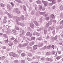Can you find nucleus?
<instances>
[{"mask_svg": "<svg viewBox=\"0 0 63 63\" xmlns=\"http://www.w3.org/2000/svg\"><path fill=\"white\" fill-rule=\"evenodd\" d=\"M14 18L16 19V21L17 22V24H18V25H19V24H20V22H19V21H20V19H19L18 17L15 16H14Z\"/></svg>", "mask_w": 63, "mask_h": 63, "instance_id": "obj_1", "label": "nucleus"}, {"mask_svg": "<svg viewBox=\"0 0 63 63\" xmlns=\"http://www.w3.org/2000/svg\"><path fill=\"white\" fill-rule=\"evenodd\" d=\"M13 12H16V13L18 14H19L20 13L19 10L18 9V8H17L16 9H14Z\"/></svg>", "mask_w": 63, "mask_h": 63, "instance_id": "obj_2", "label": "nucleus"}, {"mask_svg": "<svg viewBox=\"0 0 63 63\" xmlns=\"http://www.w3.org/2000/svg\"><path fill=\"white\" fill-rule=\"evenodd\" d=\"M6 6L8 9L10 11H12V7H11L10 5L7 4Z\"/></svg>", "mask_w": 63, "mask_h": 63, "instance_id": "obj_3", "label": "nucleus"}, {"mask_svg": "<svg viewBox=\"0 0 63 63\" xmlns=\"http://www.w3.org/2000/svg\"><path fill=\"white\" fill-rule=\"evenodd\" d=\"M26 43H24L22 45V46L23 47H26L27 45H28V44L29 43V42L27 41V40H26Z\"/></svg>", "mask_w": 63, "mask_h": 63, "instance_id": "obj_4", "label": "nucleus"}, {"mask_svg": "<svg viewBox=\"0 0 63 63\" xmlns=\"http://www.w3.org/2000/svg\"><path fill=\"white\" fill-rule=\"evenodd\" d=\"M11 31L10 30H7L6 31H5L6 33L8 35L10 34Z\"/></svg>", "mask_w": 63, "mask_h": 63, "instance_id": "obj_5", "label": "nucleus"}, {"mask_svg": "<svg viewBox=\"0 0 63 63\" xmlns=\"http://www.w3.org/2000/svg\"><path fill=\"white\" fill-rule=\"evenodd\" d=\"M26 35L27 36H29L31 37L32 36V34H30V32H28L27 33Z\"/></svg>", "mask_w": 63, "mask_h": 63, "instance_id": "obj_6", "label": "nucleus"}, {"mask_svg": "<svg viewBox=\"0 0 63 63\" xmlns=\"http://www.w3.org/2000/svg\"><path fill=\"white\" fill-rule=\"evenodd\" d=\"M30 26L31 28H33L34 27V25L33 23H32L30 25Z\"/></svg>", "mask_w": 63, "mask_h": 63, "instance_id": "obj_7", "label": "nucleus"}, {"mask_svg": "<svg viewBox=\"0 0 63 63\" xmlns=\"http://www.w3.org/2000/svg\"><path fill=\"white\" fill-rule=\"evenodd\" d=\"M36 3L37 4H41V3H42V2H41V1H40L38 0L36 1Z\"/></svg>", "mask_w": 63, "mask_h": 63, "instance_id": "obj_8", "label": "nucleus"}, {"mask_svg": "<svg viewBox=\"0 0 63 63\" xmlns=\"http://www.w3.org/2000/svg\"><path fill=\"white\" fill-rule=\"evenodd\" d=\"M37 48V45H35L33 46V49L34 50H36Z\"/></svg>", "mask_w": 63, "mask_h": 63, "instance_id": "obj_9", "label": "nucleus"}, {"mask_svg": "<svg viewBox=\"0 0 63 63\" xmlns=\"http://www.w3.org/2000/svg\"><path fill=\"white\" fill-rule=\"evenodd\" d=\"M6 14H7V15H8L9 18H12V16H11V15H10V14L9 13H7V12H6Z\"/></svg>", "mask_w": 63, "mask_h": 63, "instance_id": "obj_10", "label": "nucleus"}, {"mask_svg": "<svg viewBox=\"0 0 63 63\" xmlns=\"http://www.w3.org/2000/svg\"><path fill=\"white\" fill-rule=\"evenodd\" d=\"M20 19L22 20H24V16L23 15H21L20 16Z\"/></svg>", "mask_w": 63, "mask_h": 63, "instance_id": "obj_11", "label": "nucleus"}, {"mask_svg": "<svg viewBox=\"0 0 63 63\" xmlns=\"http://www.w3.org/2000/svg\"><path fill=\"white\" fill-rule=\"evenodd\" d=\"M34 44V41L31 42L29 44V45L30 46H33Z\"/></svg>", "mask_w": 63, "mask_h": 63, "instance_id": "obj_12", "label": "nucleus"}, {"mask_svg": "<svg viewBox=\"0 0 63 63\" xmlns=\"http://www.w3.org/2000/svg\"><path fill=\"white\" fill-rule=\"evenodd\" d=\"M23 8L24 11H26V7L24 5H23Z\"/></svg>", "mask_w": 63, "mask_h": 63, "instance_id": "obj_13", "label": "nucleus"}, {"mask_svg": "<svg viewBox=\"0 0 63 63\" xmlns=\"http://www.w3.org/2000/svg\"><path fill=\"white\" fill-rule=\"evenodd\" d=\"M0 5L1 7H2V8H3V7H5V5L2 3H0Z\"/></svg>", "mask_w": 63, "mask_h": 63, "instance_id": "obj_14", "label": "nucleus"}, {"mask_svg": "<svg viewBox=\"0 0 63 63\" xmlns=\"http://www.w3.org/2000/svg\"><path fill=\"white\" fill-rule=\"evenodd\" d=\"M8 45L9 46H10V47H12V46H13V44L12 42H9L8 43Z\"/></svg>", "mask_w": 63, "mask_h": 63, "instance_id": "obj_15", "label": "nucleus"}, {"mask_svg": "<svg viewBox=\"0 0 63 63\" xmlns=\"http://www.w3.org/2000/svg\"><path fill=\"white\" fill-rule=\"evenodd\" d=\"M52 1V4H55L56 3V0H53Z\"/></svg>", "mask_w": 63, "mask_h": 63, "instance_id": "obj_16", "label": "nucleus"}, {"mask_svg": "<svg viewBox=\"0 0 63 63\" xmlns=\"http://www.w3.org/2000/svg\"><path fill=\"white\" fill-rule=\"evenodd\" d=\"M46 14V12H41L40 13V14L41 15H44V14Z\"/></svg>", "mask_w": 63, "mask_h": 63, "instance_id": "obj_17", "label": "nucleus"}, {"mask_svg": "<svg viewBox=\"0 0 63 63\" xmlns=\"http://www.w3.org/2000/svg\"><path fill=\"white\" fill-rule=\"evenodd\" d=\"M15 28L17 30H19V28L17 27L16 26H15Z\"/></svg>", "mask_w": 63, "mask_h": 63, "instance_id": "obj_18", "label": "nucleus"}, {"mask_svg": "<svg viewBox=\"0 0 63 63\" xmlns=\"http://www.w3.org/2000/svg\"><path fill=\"white\" fill-rule=\"evenodd\" d=\"M20 24L21 26L22 27H24V26L25 25V24H24V23H21Z\"/></svg>", "mask_w": 63, "mask_h": 63, "instance_id": "obj_19", "label": "nucleus"}, {"mask_svg": "<svg viewBox=\"0 0 63 63\" xmlns=\"http://www.w3.org/2000/svg\"><path fill=\"white\" fill-rule=\"evenodd\" d=\"M60 10H61V11H62V10H63V6L62 5L60 6Z\"/></svg>", "mask_w": 63, "mask_h": 63, "instance_id": "obj_20", "label": "nucleus"}, {"mask_svg": "<svg viewBox=\"0 0 63 63\" xmlns=\"http://www.w3.org/2000/svg\"><path fill=\"white\" fill-rule=\"evenodd\" d=\"M19 36H21L22 37V38L23 39H25L26 37L25 36H22V34H20L19 35Z\"/></svg>", "mask_w": 63, "mask_h": 63, "instance_id": "obj_21", "label": "nucleus"}, {"mask_svg": "<svg viewBox=\"0 0 63 63\" xmlns=\"http://www.w3.org/2000/svg\"><path fill=\"white\" fill-rule=\"evenodd\" d=\"M16 1L18 3H22L21 1L20 0H16Z\"/></svg>", "mask_w": 63, "mask_h": 63, "instance_id": "obj_22", "label": "nucleus"}, {"mask_svg": "<svg viewBox=\"0 0 63 63\" xmlns=\"http://www.w3.org/2000/svg\"><path fill=\"white\" fill-rule=\"evenodd\" d=\"M44 34H46L47 33V31L46 29L44 30Z\"/></svg>", "mask_w": 63, "mask_h": 63, "instance_id": "obj_23", "label": "nucleus"}, {"mask_svg": "<svg viewBox=\"0 0 63 63\" xmlns=\"http://www.w3.org/2000/svg\"><path fill=\"white\" fill-rule=\"evenodd\" d=\"M48 2L47 1H46L44 3V5L45 7H47L48 5Z\"/></svg>", "mask_w": 63, "mask_h": 63, "instance_id": "obj_24", "label": "nucleus"}, {"mask_svg": "<svg viewBox=\"0 0 63 63\" xmlns=\"http://www.w3.org/2000/svg\"><path fill=\"white\" fill-rule=\"evenodd\" d=\"M1 47L3 48V49H6V48H7V47H6L5 46H2Z\"/></svg>", "mask_w": 63, "mask_h": 63, "instance_id": "obj_25", "label": "nucleus"}, {"mask_svg": "<svg viewBox=\"0 0 63 63\" xmlns=\"http://www.w3.org/2000/svg\"><path fill=\"white\" fill-rule=\"evenodd\" d=\"M38 47H41L42 46H43V43L40 44H39L38 45Z\"/></svg>", "mask_w": 63, "mask_h": 63, "instance_id": "obj_26", "label": "nucleus"}, {"mask_svg": "<svg viewBox=\"0 0 63 63\" xmlns=\"http://www.w3.org/2000/svg\"><path fill=\"white\" fill-rule=\"evenodd\" d=\"M51 54L52 55H55V52L54 51H52L51 52Z\"/></svg>", "mask_w": 63, "mask_h": 63, "instance_id": "obj_27", "label": "nucleus"}, {"mask_svg": "<svg viewBox=\"0 0 63 63\" xmlns=\"http://www.w3.org/2000/svg\"><path fill=\"white\" fill-rule=\"evenodd\" d=\"M50 17L51 18H54L55 17V16L53 15L52 14L51 15Z\"/></svg>", "mask_w": 63, "mask_h": 63, "instance_id": "obj_28", "label": "nucleus"}, {"mask_svg": "<svg viewBox=\"0 0 63 63\" xmlns=\"http://www.w3.org/2000/svg\"><path fill=\"white\" fill-rule=\"evenodd\" d=\"M46 54L47 55H50V52H47L46 53Z\"/></svg>", "mask_w": 63, "mask_h": 63, "instance_id": "obj_29", "label": "nucleus"}, {"mask_svg": "<svg viewBox=\"0 0 63 63\" xmlns=\"http://www.w3.org/2000/svg\"><path fill=\"white\" fill-rule=\"evenodd\" d=\"M61 56H58L56 57V59L57 60H58L60 58H61Z\"/></svg>", "mask_w": 63, "mask_h": 63, "instance_id": "obj_30", "label": "nucleus"}, {"mask_svg": "<svg viewBox=\"0 0 63 63\" xmlns=\"http://www.w3.org/2000/svg\"><path fill=\"white\" fill-rule=\"evenodd\" d=\"M3 37H4L5 38H8V36L6 35V34H4L3 35Z\"/></svg>", "mask_w": 63, "mask_h": 63, "instance_id": "obj_31", "label": "nucleus"}, {"mask_svg": "<svg viewBox=\"0 0 63 63\" xmlns=\"http://www.w3.org/2000/svg\"><path fill=\"white\" fill-rule=\"evenodd\" d=\"M51 46V45H49L47 47V49H49V48H50V47Z\"/></svg>", "mask_w": 63, "mask_h": 63, "instance_id": "obj_32", "label": "nucleus"}, {"mask_svg": "<svg viewBox=\"0 0 63 63\" xmlns=\"http://www.w3.org/2000/svg\"><path fill=\"white\" fill-rule=\"evenodd\" d=\"M57 38L58 36L57 35H56L54 37V40H56V41H57Z\"/></svg>", "mask_w": 63, "mask_h": 63, "instance_id": "obj_33", "label": "nucleus"}, {"mask_svg": "<svg viewBox=\"0 0 63 63\" xmlns=\"http://www.w3.org/2000/svg\"><path fill=\"white\" fill-rule=\"evenodd\" d=\"M63 28V25H61L59 27L60 29H62V28Z\"/></svg>", "mask_w": 63, "mask_h": 63, "instance_id": "obj_34", "label": "nucleus"}, {"mask_svg": "<svg viewBox=\"0 0 63 63\" xmlns=\"http://www.w3.org/2000/svg\"><path fill=\"white\" fill-rule=\"evenodd\" d=\"M52 3H49L48 4H49V6L50 7H51L52 6Z\"/></svg>", "mask_w": 63, "mask_h": 63, "instance_id": "obj_35", "label": "nucleus"}, {"mask_svg": "<svg viewBox=\"0 0 63 63\" xmlns=\"http://www.w3.org/2000/svg\"><path fill=\"white\" fill-rule=\"evenodd\" d=\"M21 55L23 57L25 56L26 55H25V53H22L21 54Z\"/></svg>", "mask_w": 63, "mask_h": 63, "instance_id": "obj_36", "label": "nucleus"}, {"mask_svg": "<svg viewBox=\"0 0 63 63\" xmlns=\"http://www.w3.org/2000/svg\"><path fill=\"white\" fill-rule=\"evenodd\" d=\"M45 19L46 20H48L49 19V17L48 16Z\"/></svg>", "mask_w": 63, "mask_h": 63, "instance_id": "obj_37", "label": "nucleus"}, {"mask_svg": "<svg viewBox=\"0 0 63 63\" xmlns=\"http://www.w3.org/2000/svg\"><path fill=\"white\" fill-rule=\"evenodd\" d=\"M22 33L23 35H24L25 34V31L24 30H23L22 31Z\"/></svg>", "mask_w": 63, "mask_h": 63, "instance_id": "obj_38", "label": "nucleus"}, {"mask_svg": "<svg viewBox=\"0 0 63 63\" xmlns=\"http://www.w3.org/2000/svg\"><path fill=\"white\" fill-rule=\"evenodd\" d=\"M22 45L21 44H19V45L18 47H22Z\"/></svg>", "mask_w": 63, "mask_h": 63, "instance_id": "obj_39", "label": "nucleus"}, {"mask_svg": "<svg viewBox=\"0 0 63 63\" xmlns=\"http://www.w3.org/2000/svg\"><path fill=\"white\" fill-rule=\"evenodd\" d=\"M12 32L13 33H16V30L15 29H13L12 30Z\"/></svg>", "mask_w": 63, "mask_h": 63, "instance_id": "obj_40", "label": "nucleus"}, {"mask_svg": "<svg viewBox=\"0 0 63 63\" xmlns=\"http://www.w3.org/2000/svg\"><path fill=\"white\" fill-rule=\"evenodd\" d=\"M3 22L4 23H6L7 22V20L6 19H4L3 20Z\"/></svg>", "mask_w": 63, "mask_h": 63, "instance_id": "obj_41", "label": "nucleus"}, {"mask_svg": "<svg viewBox=\"0 0 63 63\" xmlns=\"http://www.w3.org/2000/svg\"><path fill=\"white\" fill-rule=\"evenodd\" d=\"M10 4L11 5L12 7H14V3L12 2H11L10 3Z\"/></svg>", "mask_w": 63, "mask_h": 63, "instance_id": "obj_42", "label": "nucleus"}, {"mask_svg": "<svg viewBox=\"0 0 63 63\" xmlns=\"http://www.w3.org/2000/svg\"><path fill=\"white\" fill-rule=\"evenodd\" d=\"M46 60L47 61H50V60H51L49 58H46Z\"/></svg>", "mask_w": 63, "mask_h": 63, "instance_id": "obj_43", "label": "nucleus"}, {"mask_svg": "<svg viewBox=\"0 0 63 63\" xmlns=\"http://www.w3.org/2000/svg\"><path fill=\"white\" fill-rule=\"evenodd\" d=\"M25 62V61L24 60H21V63H24Z\"/></svg>", "mask_w": 63, "mask_h": 63, "instance_id": "obj_44", "label": "nucleus"}, {"mask_svg": "<svg viewBox=\"0 0 63 63\" xmlns=\"http://www.w3.org/2000/svg\"><path fill=\"white\" fill-rule=\"evenodd\" d=\"M48 26H49V25L48 24V23H47L46 25V28H47V27H48Z\"/></svg>", "mask_w": 63, "mask_h": 63, "instance_id": "obj_45", "label": "nucleus"}, {"mask_svg": "<svg viewBox=\"0 0 63 63\" xmlns=\"http://www.w3.org/2000/svg\"><path fill=\"white\" fill-rule=\"evenodd\" d=\"M51 30H54V26H52V27H51Z\"/></svg>", "mask_w": 63, "mask_h": 63, "instance_id": "obj_46", "label": "nucleus"}, {"mask_svg": "<svg viewBox=\"0 0 63 63\" xmlns=\"http://www.w3.org/2000/svg\"><path fill=\"white\" fill-rule=\"evenodd\" d=\"M28 55L29 56H32V54L31 53H29L28 54Z\"/></svg>", "mask_w": 63, "mask_h": 63, "instance_id": "obj_47", "label": "nucleus"}, {"mask_svg": "<svg viewBox=\"0 0 63 63\" xmlns=\"http://www.w3.org/2000/svg\"><path fill=\"white\" fill-rule=\"evenodd\" d=\"M41 60H42L43 61L44 60H45L46 59H45V57H42L41 58Z\"/></svg>", "mask_w": 63, "mask_h": 63, "instance_id": "obj_48", "label": "nucleus"}, {"mask_svg": "<svg viewBox=\"0 0 63 63\" xmlns=\"http://www.w3.org/2000/svg\"><path fill=\"white\" fill-rule=\"evenodd\" d=\"M48 23L49 25H51V24H52V23L51 22V21H49V22L48 23Z\"/></svg>", "mask_w": 63, "mask_h": 63, "instance_id": "obj_49", "label": "nucleus"}, {"mask_svg": "<svg viewBox=\"0 0 63 63\" xmlns=\"http://www.w3.org/2000/svg\"><path fill=\"white\" fill-rule=\"evenodd\" d=\"M13 52H10L9 53V55L10 56H12L13 55Z\"/></svg>", "mask_w": 63, "mask_h": 63, "instance_id": "obj_50", "label": "nucleus"}, {"mask_svg": "<svg viewBox=\"0 0 63 63\" xmlns=\"http://www.w3.org/2000/svg\"><path fill=\"white\" fill-rule=\"evenodd\" d=\"M35 39V37H32L31 38V40H34Z\"/></svg>", "mask_w": 63, "mask_h": 63, "instance_id": "obj_51", "label": "nucleus"}, {"mask_svg": "<svg viewBox=\"0 0 63 63\" xmlns=\"http://www.w3.org/2000/svg\"><path fill=\"white\" fill-rule=\"evenodd\" d=\"M47 47L46 46H45L43 47L42 48V49H46V48H47Z\"/></svg>", "mask_w": 63, "mask_h": 63, "instance_id": "obj_52", "label": "nucleus"}, {"mask_svg": "<svg viewBox=\"0 0 63 63\" xmlns=\"http://www.w3.org/2000/svg\"><path fill=\"white\" fill-rule=\"evenodd\" d=\"M36 35H37V36H40V34L38 33H36Z\"/></svg>", "mask_w": 63, "mask_h": 63, "instance_id": "obj_53", "label": "nucleus"}, {"mask_svg": "<svg viewBox=\"0 0 63 63\" xmlns=\"http://www.w3.org/2000/svg\"><path fill=\"white\" fill-rule=\"evenodd\" d=\"M39 8L40 10H41L42 9V5H40L39 6Z\"/></svg>", "mask_w": 63, "mask_h": 63, "instance_id": "obj_54", "label": "nucleus"}, {"mask_svg": "<svg viewBox=\"0 0 63 63\" xmlns=\"http://www.w3.org/2000/svg\"><path fill=\"white\" fill-rule=\"evenodd\" d=\"M21 52H22V51H21L20 50H19L18 51V53L20 54V53H21Z\"/></svg>", "mask_w": 63, "mask_h": 63, "instance_id": "obj_55", "label": "nucleus"}, {"mask_svg": "<svg viewBox=\"0 0 63 63\" xmlns=\"http://www.w3.org/2000/svg\"><path fill=\"white\" fill-rule=\"evenodd\" d=\"M56 7H55V5L53 6L52 7V9H54H54H55Z\"/></svg>", "mask_w": 63, "mask_h": 63, "instance_id": "obj_56", "label": "nucleus"}, {"mask_svg": "<svg viewBox=\"0 0 63 63\" xmlns=\"http://www.w3.org/2000/svg\"><path fill=\"white\" fill-rule=\"evenodd\" d=\"M37 39L38 40H39V41H41V40H42V38H41V37H40V38H38Z\"/></svg>", "mask_w": 63, "mask_h": 63, "instance_id": "obj_57", "label": "nucleus"}, {"mask_svg": "<svg viewBox=\"0 0 63 63\" xmlns=\"http://www.w3.org/2000/svg\"><path fill=\"white\" fill-rule=\"evenodd\" d=\"M48 16V14H45L44 15V16H45V17H46V16Z\"/></svg>", "mask_w": 63, "mask_h": 63, "instance_id": "obj_58", "label": "nucleus"}, {"mask_svg": "<svg viewBox=\"0 0 63 63\" xmlns=\"http://www.w3.org/2000/svg\"><path fill=\"white\" fill-rule=\"evenodd\" d=\"M12 56H13V57H15V56H16V54H15L13 53V55H12Z\"/></svg>", "mask_w": 63, "mask_h": 63, "instance_id": "obj_59", "label": "nucleus"}, {"mask_svg": "<svg viewBox=\"0 0 63 63\" xmlns=\"http://www.w3.org/2000/svg\"><path fill=\"white\" fill-rule=\"evenodd\" d=\"M2 60H4L5 59V57L4 56H2L1 58Z\"/></svg>", "mask_w": 63, "mask_h": 63, "instance_id": "obj_60", "label": "nucleus"}, {"mask_svg": "<svg viewBox=\"0 0 63 63\" xmlns=\"http://www.w3.org/2000/svg\"><path fill=\"white\" fill-rule=\"evenodd\" d=\"M33 22H34V23L35 24L36 23H38L37 22V21H33Z\"/></svg>", "mask_w": 63, "mask_h": 63, "instance_id": "obj_61", "label": "nucleus"}, {"mask_svg": "<svg viewBox=\"0 0 63 63\" xmlns=\"http://www.w3.org/2000/svg\"><path fill=\"white\" fill-rule=\"evenodd\" d=\"M58 53L59 54H61V51H57Z\"/></svg>", "mask_w": 63, "mask_h": 63, "instance_id": "obj_62", "label": "nucleus"}, {"mask_svg": "<svg viewBox=\"0 0 63 63\" xmlns=\"http://www.w3.org/2000/svg\"><path fill=\"white\" fill-rule=\"evenodd\" d=\"M63 23V20H62L60 22V24H62Z\"/></svg>", "mask_w": 63, "mask_h": 63, "instance_id": "obj_63", "label": "nucleus"}, {"mask_svg": "<svg viewBox=\"0 0 63 63\" xmlns=\"http://www.w3.org/2000/svg\"><path fill=\"white\" fill-rule=\"evenodd\" d=\"M15 63H18V61L17 60H15Z\"/></svg>", "mask_w": 63, "mask_h": 63, "instance_id": "obj_64", "label": "nucleus"}]
</instances>
